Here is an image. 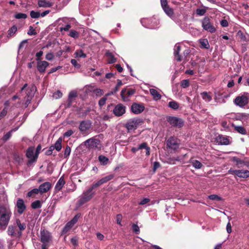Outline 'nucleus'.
<instances>
[{
    "instance_id": "nucleus-1",
    "label": "nucleus",
    "mask_w": 249,
    "mask_h": 249,
    "mask_svg": "<svg viewBox=\"0 0 249 249\" xmlns=\"http://www.w3.org/2000/svg\"><path fill=\"white\" fill-rule=\"evenodd\" d=\"M12 212L8 205H0V230H5L9 224Z\"/></svg>"
},
{
    "instance_id": "nucleus-2",
    "label": "nucleus",
    "mask_w": 249,
    "mask_h": 249,
    "mask_svg": "<svg viewBox=\"0 0 249 249\" xmlns=\"http://www.w3.org/2000/svg\"><path fill=\"white\" fill-rule=\"evenodd\" d=\"M40 237L41 242L43 243L41 249H47L48 245L51 241L52 238L51 232L45 229L41 230Z\"/></svg>"
},
{
    "instance_id": "nucleus-3",
    "label": "nucleus",
    "mask_w": 249,
    "mask_h": 249,
    "mask_svg": "<svg viewBox=\"0 0 249 249\" xmlns=\"http://www.w3.org/2000/svg\"><path fill=\"white\" fill-rule=\"evenodd\" d=\"M142 120L139 118H133L129 120L125 124V127L129 132L136 129L142 124Z\"/></svg>"
},
{
    "instance_id": "nucleus-4",
    "label": "nucleus",
    "mask_w": 249,
    "mask_h": 249,
    "mask_svg": "<svg viewBox=\"0 0 249 249\" xmlns=\"http://www.w3.org/2000/svg\"><path fill=\"white\" fill-rule=\"evenodd\" d=\"M179 144V140L174 137H170L166 142L167 148L174 151L178 148Z\"/></svg>"
},
{
    "instance_id": "nucleus-5",
    "label": "nucleus",
    "mask_w": 249,
    "mask_h": 249,
    "mask_svg": "<svg viewBox=\"0 0 249 249\" xmlns=\"http://www.w3.org/2000/svg\"><path fill=\"white\" fill-rule=\"evenodd\" d=\"M201 23L202 27L204 30L211 33H213L215 32L216 29L213 24L211 23L210 19L208 17H205L202 20Z\"/></svg>"
},
{
    "instance_id": "nucleus-6",
    "label": "nucleus",
    "mask_w": 249,
    "mask_h": 249,
    "mask_svg": "<svg viewBox=\"0 0 249 249\" xmlns=\"http://www.w3.org/2000/svg\"><path fill=\"white\" fill-rule=\"evenodd\" d=\"M167 121L173 127L180 128L184 125V121L183 120L177 117H168L167 118Z\"/></svg>"
},
{
    "instance_id": "nucleus-7",
    "label": "nucleus",
    "mask_w": 249,
    "mask_h": 249,
    "mask_svg": "<svg viewBox=\"0 0 249 249\" xmlns=\"http://www.w3.org/2000/svg\"><path fill=\"white\" fill-rule=\"evenodd\" d=\"M93 189L94 188H92V186H91L89 189L83 193L79 201L80 205L89 201L93 196L94 195V193L92 192Z\"/></svg>"
},
{
    "instance_id": "nucleus-8",
    "label": "nucleus",
    "mask_w": 249,
    "mask_h": 249,
    "mask_svg": "<svg viewBox=\"0 0 249 249\" xmlns=\"http://www.w3.org/2000/svg\"><path fill=\"white\" fill-rule=\"evenodd\" d=\"M136 92V90L133 89H124L122 90L121 95L124 101H129V97H131Z\"/></svg>"
},
{
    "instance_id": "nucleus-9",
    "label": "nucleus",
    "mask_w": 249,
    "mask_h": 249,
    "mask_svg": "<svg viewBox=\"0 0 249 249\" xmlns=\"http://www.w3.org/2000/svg\"><path fill=\"white\" fill-rule=\"evenodd\" d=\"M249 102L248 97L245 95L236 97L234 100V103L240 107H244Z\"/></svg>"
},
{
    "instance_id": "nucleus-10",
    "label": "nucleus",
    "mask_w": 249,
    "mask_h": 249,
    "mask_svg": "<svg viewBox=\"0 0 249 249\" xmlns=\"http://www.w3.org/2000/svg\"><path fill=\"white\" fill-rule=\"evenodd\" d=\"M91 126V123L89 121H83L80 123L79 125V130L81 133L86 135L88 133V131Z\"/></svg>"
},
{
    "instance_id": "nucleus-11",
    "label": "nucleus",
    "mask_w": 249,
    "mask_h": 249,
    "mask_svg": "<svg viewBox=\"0 0 249 249\" xmlns=\"http://www.w3.org/2000/svg\"><path fill=\"white\" fill-rule=\"evenodd\" d=\"M229 172L232 174L236 175L239 178H247L249 177V171L248 170H232L231 169Z\"/></svg>"
},
{
    "instance_id": "nucleus-12",
    "label": "nucleus",
    "mask_w": 249,
    "mask_h": 249,
    "mask_svg": "<svg viewBox=\"0 0 249 249\" xmlns=\"http://www.w3.org/2000/svg\"><path fill=\"white\" fill-rule=\"evenodd\" d=\"M80 215L77 214L75 215L74 217L69 222H68L63 229V233H67L70 229L74 226V225L77 222Z\"/></svg>"
},
{
    "instance_id": "nucleus-13",
    "label": "nucleus",
    "mask_w": 249,
    "mask_h": 249,
    "mask_svg": "<svg viewBox=\"0 0 249 249\" xmlns=\"http://www.w3.org/2000/svg\"><path fill=\"white\" fill-rule=\"evenodd\" d=\"M84 143L85 145L88 146L89 148H93L98 147L100 141L98 139L91 138L86 140Z\"/></svg>"
},
{
    "instance_id": "nucleus-14",
    "label": "nucleus",
    "mask_w": 249,
    "mask_h": 249,
    "mask_svg": "<svg viewBox=\"0 0 249 249\" xmlns=\"http://www.w3.org/2000/svg\"><path fill=\"white\" fill-rule=\"evenodd\" d=\"M114 178L113 175H109L108 176H107L104 178H102L100 179L98 181H97L96 182L92 184V188H95L102 184L105 183L107 182V181L111 180Z\"/></svg>"
},
{
    "instance_id": "nucleus-15",
    "label": "nucleus",
    "mask_w": 249,
    "mask_h": 249,
    "mask_svg": "<svg viewBox=\"0 0 249 249\" xmlns=\"http://www.w3.org/2000/svg\"><path fill=\"white\" fill-rule=\"evenodd\" d=\"M155 20V18H143L141 19V22L142 25L148 28H153L155 26V22H153V20Z\"/></svg>"
},
{
    "instance_id": "nucleus-16",
    "label": "nucleus",
    "mask_w": 249,
    "mask_h": 249,
    "mask_svg": "<svg viewBox=\"0 0 249 249\" xmlns=\"http://www.w3.org/2000/svg\"><path fill=\"white\" fill-rule=\"evenodd\" d=\"M144 109V106L142 104H133L131 106V110L133 113L138 114L142 113Z\"/></svg>"
},
{
    "instance_id": "nucleus-17",
    "label": "nucleus",
    "mask_w": 249,
    "mask_h": 249,
    "mask_svg": "<svg viewBox=\"0 0 249 249\" xmlns=\"http://www.w3.org/2000/svg\"><path fill=\"white\" fill-rule=\"evenodd\" d=\"M125 112V107L123 105H117L113 109V113L117 116L123 115Z\"/></svg>"
},
{
    "instance_id": "nucleus-18",
    "label": "nucleus",
    "mask_w": 249,
    "mask_h": 249,
    "mask_svg": "<svg viewBox=\"0 0 249 249\" xmlns=\"http://www.w3.org/2000/svg\"><path fill=\"white\" fill-rule=\"evenodd\" d=\"M52 187V184L49 182H45L39 186V193L43 194L49 191Z\"/></svg>"
},
{
    "instance_id": "nucleus-19",
    "label": "nucleus",
    "mask_w": 249,
    "mask_h": 249,
    "mask_svg": "<svg viewBox=\"0 0 249 249\" xmlns=\"http://www.w3.org/2000/svg\"><path fill=\"white\" fill-rule=\"evenodd\" d=\"M216 141L217 143L221 145H228L231 143L229 137L223 135L217 136Z\"/></svg>"
},
{
    "instance_id": "nucleus-20",
    "label": "nucleus",
    "mask_w": 249,
    "mask_h": 249,
    "mask_svg": "<svg viewBox=\"0 0 249 249\" xmlns=\"http://www.w3.org/2000/svg\"><path fill=\"white\" fill-rule=\"evenodd\" d=\"M16 207H17L18 212L19 214L22 213L26 209V206L23 200L18 198L17 202Z\"/></svg>"
},
{
    "instance_id": "nucleus-21",
    "label": "nucleus",
    "mask_w": 249,
    "mask_h": 249,
    "mask_svg": "<svg viewBox=\"0 0 249 249\" xmlns=\"http://www.w3.org/2000/svg\"><path fill=\"white\" fill-rule=\"evenodd\" d=\"M49 64L46 61H39L37 62V68L38 71L41 72H44Z\"/></svg>"
},
{
    "instance_id": "nucleus-22",
    "label": "nucleus",
    "mask_w": 249,
    "mask_h": 249,
    "mask_svg": "<svg viewBox=\"0 0 249 249\" xmlns=\"http://www.w3.org/2000/svg\"><path fill=\"white\" fill-rule=\"evenodd\" d=\"M17 32V27L16 25L12 26L8 31V34L7 36V38L4 42L7 41V40L11 37L14 36Z\"/></svg>"
},
{
    "instance_id": "nucleus-23",
    "label": "nucleus",
    "mask_w": 249,
    "mask_h": 249,
    "mask_svg": "<svg viewBox=\"0 0 249 249\" xmlns=\"http://www.w3.org/2000/svg\"><path fill=\"white\" fill-rule=\"evenodd\" d=\"M27 157L33 160H35L37 158V154L36 155H34V148L33 147H30L28 149L26 152Z\"/></svg>"
},
{
    "instance_id": "nucleus-24",
    "label": "nucleus",
    "mask_w": 249,
    "mask_h": 249,
    "mask_svg": "<svg viewBox=\"0 0 249 249\" xmlns=\"http://www.w3.org/2000/svg\"><path fill=\"white\" fill-rule=\"evenodd\" d=\"M65 184V181L63 178V177H61L58 181L57 182L55 186V188H54V190H55V191L56 192H57L59 191H60L62 188H63V187L64 186V184Z\"/></svg>"
},
{
    "instance_id": "nucleus-25",
    "label": "nucleus",
    "mask_w": 249,
    "mask_h": 249,
    "mask_svg": "<svg viewBox=\"0 0 249 249\" xmlns=\"http://www.w3.org/2000/svg\"><path fill=\"white\" fill-rule=\"evenodd\" d=\"M150 93L153 96V99L155 101L160 99L161 95L160 94L159 92L154 89H149Z\"/></svg>"
},
{
    "instance_id": "nucleus-26",
    "label": "nucleus",
    "mask_w": 249,
    "mask_h": 249,
    "mask_svg": "<svg viewBox=\"0 0 249 249\" xmlns=\"http://www.w3.org/2000/svg\"><path fill=\"white\" fill-rule=\"evenodd\" d=\"M15 225L19 229V231H18V232L20 236L21 235L22 231H24L26 228V224L24 222H21L19 219H17Z\"/></svg>"
},
{
    "instance_id": "nucleus-27",
    "label": "nucleus",
    "mask_w": 249,
    "mask_h": 249,
    "mask_svg": "<svg viewBox=\"0 0 249 249\" xmlns=\"http://www.w3.org/2000/svg\"><path fill=\"white\" fill-rule=\"evenodd\" d=\"M180 50V46L179 43H177L174 46V55L175 58L178 61L181 60V56L179 55V52Z\"/></svg>"
},
{
    "instance_id": "nucleus-28",
    "label": "nucleus",
    "mask_w": 249,
    "mask_h": 249,
    "mask_svg": "<svg viewBox=\"0 0 249 249\" xmlns=\"http://www.w3.org/2000/svg\"><path fill=\"white\" fill-rule=\"evenodd\" d=\"M202 98L206 102H209L212 100V96L210 92L204 91L200 94Z\"/></svg>"
},
{
    "instance_id": "nucleus-29",
    "label": "nucleus",
    "mask_w": 249,
    "mask_h": 249,
    "mask_svg": "<svg viewBox=\"0 0 249 249\" xmlns=\"http://www.w3.org/2000/svg\"><path fill=\"white\" fill-rule=\"evenodd\" d=\"M38 5L39 7H50L52 5L51 3L45 0H38Z\"/></svg>"
},
{
    "instance_id": "nucleus-30",
    "label": "nucleus",
    "mask_w": 249,
    "mask_h": 249,
    "mask_svg": "<svg viewBox=\"0 0 249 249\" xmlns=\"http://www.w3.org/2000/svg\"><path fill=\"white\" fill-rule=\"evenodd\" d=\"M232 125L234 127V129L238 133L243 135H245L247 134L246 130L243 126L235 125L233 124H232Z\"/></svg>"
},
{
    "instance_id": "nucleus-31",
    "label": "nucleus",
    "mask_w": 249,
    "mask_h": 249,
    "mask_svg": "<svg viewBox=\"0 0 249 249\" xmlns=\"http://www.w3.org/2000/svg\"><path fill=\"white\" fill-rule=\"evenodd\" d=\"M190 163L196 169H200L202 166V163L199 161L196 160H191Z\"/></svg>"
},
{
    "instance_id": "nucleus-32",
    "label": "nucleus",
    "mask_w": 249,
    "mask_h": 249,
    "mask_svg": "<svg viewBox=\"0 0 249 249\" xmlns=\"http://www.w3.org/2000/svg\"><path fill=\"white\" fill-rule=\"evenodd\" d=\"M164 12L166 13L167 15H168L169 17L172 18L174 15V11L173 9L169 7V6H167L166 7H164L162 8Z\"/></svg>"
},
{
    "instance_id": "nucleus-33",
    "label": "nucleus",
    "mask_w": 249,
    "mask_h": 249,
    "mask_svg": "<svg viewBox=\"0 0 249 249\" xmlns=\"http://www.w3.org/2000/svg\"><path fill=\"white\" fill-rule=\"evenodd\" d=\"M74 55L76 58H85L87 56L82 50H77L74 53Z\"/></svg>"
},
{
    "instance_id": "nucleus-34",
    "label": "nucleus",
    "mask_w": 249,
    "mask_h": 249,
    "mask_svg": "<svg viewBox=\"0 0 249 249\" xmlns=\"http://www.w3.org/2000/svg\"><path fill=\"white\" fill-rule=\"evenodd\" d=\"M62 138H59L54 143V145H53L54 149H56L57 151H60L62 148Z\"/></svg>"
},
{
    "instance_id": "nucleus-35",
    "label": "nucleus",
    "mask_w": 249,
    "mask_h": 249,
    "mask_svg": "<svg viewBox=\"0 0 249 249\" xmlns=\"http://www.w3.org/2000/svg\"><path fill=\"white\" fill-rule=\"evenodd\" d=\"M107 56L108 57V63L109 64L115 63L116 61V59L115 58L113 54L108 52L106 53Z\"/></svg>"
},
{
    "instance_id": "nucleus-36",
    "label": "nucleus",
    "mask_w": 249,
    "mask_h": 249,
    "mask_svg": "<svg viewBox=\"0 0 249 249\" xmlns=\"http://www.w3.org/2000/svg\"><path fill=\"white\" fill-rule=\"evenodd\" d=\"M123 85L122 82L121 80L118 79L117 80V84L116 85L115 87L114 88V89L112 90V91L110 93H108L107 95H110L113 94L115 93H116L117 91L119 90V89L120 87Z\"/></svg>"
},
{
    "instance_id": "nucleus-37",
    "label": "nucleus",
    "mask_w": 249,
    "mask_h": 249,
    "mask_svg": "<svg viewBox=\"0 0 249 249\" xmlns=\"http://www.w3.org/2000/svg\"><path fill=\"white\" fill-rule=\"evenodd\" d=\"M9 235L15 236L16 235V229L13 226H9L7 231Z\"/></svg>"
},
{
    "instance_id": "nucleus-38",
    "label": "nucleus",
    "mask_w": 249,
    "mask_h": 249,
    "mask_svg": "<svg viewBox=\"0 0 249 249\" xmlns=\"http://www.w3.org/2000/svg\"><path fill=\"white\" fill-rule=\"evenodd\" d=\"M168 107L173 109L177 110L179 107V105L177 102L172 101L169 102Z\"/></svg>"
},
{
    "instance_id": "nucleus-39",
    "label": "nucleus",
    "mask_w": 249,
    "mask_h": 249,
    "mask_svg": "<svg viewBox=\"0 0 249 249\" xmlns=\"http://www.w3.org/2000/svg\"><path fill=\"white\" fill-rule=\"evenodd\" d=\"M247 117V115L244 113H237L234 116V119L236 120L243 121Z\"/></svg>"
},
{
    "instance_id": "nucleus-40",
    "label": "nucleus",
    "mask_w": 249,
    "mask_h": 249,
    "mask_svg": "<svg viewBox=\"0 0 249 249\" xmlns=\"http://www.w3.org/2000/svg\"><path fill=\"white\" fill-rule=\"evenodd\" d=\"M34 88H28L26 89V97L27 98H33V97L34 95Z\"/></svg>"
},
{
    "instance_id": "nucleus-41",
    "label": "nucleus",
    "mask_w": 249,
    "mask_h": 249,
    "mask_svg": "<svg viewBox=\"0 0 249 249\" xmlns=\"http://www.w3.org/2000/svg\"><path fill=\"white\" fill-rule=\"evenodd\" d=\"M98 159L101 164L104 165L107 164L108 161V159L103 155L99 156Z\"/></svg>"
},
{
    "instance_id": "nucleus-42",
    "label": "nucleus",
    "mask_w": 249,
    "mask_h": 249,
    "mask_svg": "<svg viewBox=\"0 0 249 249\" xmlns=\"http://www.w3.org/2000/svg\"><path fill=\"white\" fill-rule=\"evenodd\" d=\"M199 42L201 47L204 48L208 49L210 46L208 41L206 39H200Z\"/></svg>"
},
{
    "instance_id": "nucleus-43",
    "label": "nucleus",
    "mask_w": 249,
    "mask_h": 249,
    "mask_svg": "<svg viewBox=\"0 0 249 249\" xmlns=\"http://www.w3.org/2000/svg\"><path fill=\"white\" fill-rule=\"evenodd\" d=\"M31 207L33 209H36L41 207V203L40 200H36L32 203Z\"/></svg>"
},
{
    "instance_id": "nucleus-44",
    "label": "nucleus",
    "mask_w": 249,
    "mask_h": 249,
    "mask_svg": "<svg viewBox=\"0 0 249 249\" xmlns=\"http://www.w3.org/2000/svg\"><path fill=\"white\" fill-rule=\"evenodd\" d=\"M39 193V189L34 188L27 193V196L32 197L34 195L38 194Z\"/></svg>"
},
{
    "instance_id": "nucleus-45",
    "label": "nucleus",
    "mask_w": 249,
    "mask_h": 249,
    "mask_svg": "<svg viewBox=\"0 0 249 249\" xmlns=\"http://www.w3.org/2000/svg\"><path fill=\"white\" fill-rule=\"evenodd\" d=\"M77 96V92L74 91H71L69 94L68 97V101L69 103L71 104V100L72 98H75Z\"/></svg>"
},
{
    "instance_id": "nucleus-46",
    "label": "nucleus",
    "mask_w": 249,
    "mask_h": 249,
    "mask_svg": "<svg viewBox=\"0 0 249 249\" xmlns=\"http://www.w3.org/2000/svg\"><path fill=\"white\" fill-rule=\"evenodd\" d=\"M30 16L33 18H38L40 17V13L32 10L30 12Z\"/></svg>"
},
{
    "instance_id": "nucleus-47",
    "label": "nucleus",
    "mask_w": 249,
    "mask_h": 249,
    "mask_svg": "<svg viewBox=\"0 0 249 249\" xmlns=\"http://www.w3.org/2000/svg\"><path fill=\"white\" fill-rule=\"evenodd\" d=\"M15 18L17 19H25L27 18V15L26 14L18 13L15 15Z\"/></svg>"
},
{
    "instance_id": "nucleus-48",
    "label": "nucleus",
    "mask_w": 249,
    "mask_h": 249,
    "mask_svg": "<svg viewBox=\"0 0 249 249\" xmlns=\"http://www.w3.org/2000/svg\"><path fill=\"white\" fill-rule=\"evenodd\" d=\"M180 86L182 88H186L189 86V82L188 80L185 79L181 81Z\"/></svg>"
},
{
    "instance_id": "nucleus-49",
    "label": "nucleus",
    "mask_w": 249,
    "mask_h": 249,
    "mask_svg": "<svg viewBox=\"0 0 249 249\" xmlns=\"http://www.w3.org/2000/svg\"><path fill=\"white\" fill-rule=\"evenodd\" d=\"M69 36L73 38H77L79 36V34L75 30H71L70 32Z\"/></svg>"
},
{
    "instance_id": "nucleus-50",
    "label": "nucleus",
    "mask_w": 249,
    "mask_h": 249,
    "mask_svg": "<svg viewBox=\"0 0 249 249\" xmlns=\"http://www.w3.org/2000/svg\"><path fill=\"white\" fill-rule=\"evenodd\" d=\"M17 130L16 129H15V130H12L11 131H9L8 132H7V133H6L3 137V140L4 141H6L7 140H8L12 136V132L13 131H16Z\"/></svg>"
},
{
    "instance_id": "nucleus-51",
    "label": "nucleus",
    "mask_w": 249,
    "mask_h": 249,
    "mask_svg": "<svg viewBox=\"0 0 249 249\" xmlns=\"http://www.w3.org/2000/svg\"><path fill=\"white\" fill-rule=\"evenodd\" d=\"M208 198L211 200H216L220 201L222 200L221 197L216 195H211L208 196Z\"/></svg>"
},
{
    "instance_id": "nucleus-52",
    "label": "nucleus",
    "mask_w": 249,
    "mask_h": 249,
    "mask_svg": "<svg viewBox=\"0 0 249 249\" xmlns=\"http://www.w3.org/2000/svg\"><path fill=\"white\" fill-rule=\"evenodd\" d=\"M62 96V93L60 90H57L53 94V97L57 99L61 98Z\"/></svg>"
},
{
    "instance_id": "nucleus-53",
    "label": "nucleus",
    "mask_w": 249,
    "mask_h": 249,
    "mask_svg": "<svg viewBox=\"0 0 249 249\" xmlns=\"http://www.w3.org/2000/svg\"><path fill=\"white\" fill-rule=\"evenodd\" d=\"M71 152V147L69 146H67L64 151V157L67 158L70 155Z\"/></svg>"
},
{
    "instance_id": "nucleus-54",
    "label": "nucleus",
    "mask_w": 249,
    "mask_h": 249,
    "mask_svg": "<svg viewBox=\"0 0 249 249\" xmlns=\"http://www.w3.org/2000/svg\"><path fill=\"white\" fill-rule=\"evenodd\" d=\"M27 34L28 35L32 36L36 35V33L35 29L32 26H30Z\"/></svg>"
},
{
    "instance_id": "nucleus-55",
    "label": "nucleus",
    "mask_w": 249,
    "mask_h": 249,
    "mask_svg": "<svg viewBox=\"0 0 249 249\" xmlns=\"http://www.w3.org/2000/svg\"><path fill=\"white\" fill-rule=\"evenodd\" d=\"M206 13V10L204 9H197L196 10V13L199 16H203Z\"/></svg>"
},
{
    "instance_id": "nucleus-56",
    "label": "nucleus",
    "mask_w": 249,
    "mask_h": 249,
    "mask_svg": "<svg viewBox=\"0 0 249 249\" xmlns=\"http://www.w3.org/2000/svg\"><path fill=\"white\" fill-rule=\"evenodd\" d=\"M233 161L236 162V165L239 166V165L242 164L243 163V161L241 159L237 158L236 157H234L233 158Z\"/></svg>"
},
{
    "instance_id": "nucleus-57",
    "label": "nucleus",
    "mask_w": 249,
    "mask_h": 249,
    "mask_svg": "<svg viewBox=\"0 0 249 249\" xmlns=\"http://www.w3.org/2000/svg\"><path fill=\"white\" fill-rule=\"evenodd\" d=\"M150 201V199L148 198H143L139 203V204L141 205H143L146 204H147Z\"/></svg>"
},
{
    "instance_id": "nucleus-58",
    "label": "nucleus",
    "mask_w": 249,
    "mask_h": 249,
    "mask_svg": "<svg viewBox=\"0 0 249 249\" xmlns=\"http://www.w3.org/2000/svg\"><path fill=\"white\" fill-rule=\"evenodd\" d=\"M71 62L75 68H79L80 67V64L77 63V61L75 59H72L71 61Z\"/></svg>"
},
{
    "instance_id": "nucleus-59",
    "label": "nucleus",
    "mask_w": 249,
    "mask_h": 249,
    "mask_svg": "<svg viewBox=\"0 0 249 249\" xmlns=\"http://www.w3.org/2000/svg\"><path fill=\"white\" fill-rule=\"evenodd\" d=\"M106 100H107V98H106V97L102 98L99 101V105L100 107L104 106L106 104Z\"/></svg>"
},
{
    "instance_id": "nucleus-60",
    "label": "nucleus",
    "mask_w": 249,
    "mask_h": 249,
    "mask_svg": "<svg viewBox=\"0 0 249 249\" xmlns=\"http://www.w3.org/2000/svg\"><path fill=\"white\" fill-rule=\"evenodd\" d=\"M46 59L48 60H52L53 57H54V55L53 53H48L46 55Z\"/></svg>"
},
{
    "instance_id": "nucleus-61",
    "label": "nucleus",
    "mask_w": 249,
    "mask_h": 249,
    "mask_svg": "<svg viewBox=\"0 0 249 249\" xmlns=\"http://www.w3.org/2000/svg\"><path fill=\"white\" fill-rule=\"evenodd\" d=\"M226 230L228 233H230L231 232L232 229H231V226L230 222H229L226 226Z\"/></svg>"
},
{
    "instance_id": "nucleus-62",
    "label": "nucleus",
    "mask_w": 249,
    "mask_h": 249,
    "mask_svg": "<svg viewBox=\"0 0 249 249\" xmlns=\"http://www.w3.org/2000/svg\"><path fill=\"white\" fill-rule=\"evenodd\" d=\"M162 8L168 6L167 0H160Z\"/></svg>"
},
{
    "instance_id": "nucleus-63",
    "label": "nucleus",
    "mask_w": 249,
    "mask_h": 249,
    "mask_svg": "<svg viewBox=\"0 0 249 249\" xmlns=\"http://www.w3.org/2000/svg\"><path fill=\"white\" fill-rule=\"evenodd\" d=\"M220 24L222 27H227L229 25L228 21L226 19H222L220 21Z\"/></svg>"
},
{
    "instance_id": "nucleus-64",
    "label": "nucleus",
    "mask_w": 249,
    "mask_h": 249,
    "mask_svg": "<svg viewBox=\"0 0 249 249\" xmlns=\"http://www.w3.org/2000/svg\"><path fill=\"white\" fill-rule=\"evenodd\" d=\"M147 147V144L146 142H143L142 144H140L138 147V149L141 150L143 148L145 149Z\"/></svg>"
}]
</instances>
